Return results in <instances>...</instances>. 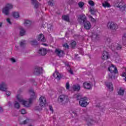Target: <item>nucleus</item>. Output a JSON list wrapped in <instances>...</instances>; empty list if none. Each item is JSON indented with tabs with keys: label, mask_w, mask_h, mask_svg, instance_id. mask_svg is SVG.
I'll use <instances>...</instances> for the list:
<instances>
[{
	"label": "nucleus",
	"mask_w": 126,
	"mask_h": 126,
	"mask_svg": "<svg viewBox=\"0 0 126 126\" xmlns=\"http://www.w3.org/2000/svg\"><path fill=\"white\" fill-rule=\"evenodd\" d=\"M29 92L31 94V98L29 99V102L23 100V98H22L19 97V94H17L16 96L17 99L20 103H22V105H23L24 107H30L31 106V104H32V101H33V100H35V99L37 98V96L35 94L34 90L31 89L29 90Z\"/></svg>",
	"instance_id": "nucleus-1"
},
{
	"label": "nucleus",
	"mask_w": 126,
	"mask_h": 126,
	"mask_svg": "<svg viewBox=\"0 0 126 126\" xmlns=\"http://www.w3.org/2000/svg\"><path fill=\"white\" fill-rule=\"evenodd\" d=\"M76 99L77 101L79 100V104L80 106L83 108L87 107L89 104V102H87V101H88V99L86 97L81 98V96L78 94L76 95Z\"/></svg>",
	"instance_id": "nucleus-2"
},
{
	"label": "nucleus",
	"mask_w": 126,
	"mask_h": 126,
	"mask_svg": "<svg viewBox=\"0 0 126 126\" xmlns=\"http://www.w3.org/2000/svg\"><path fill=\"white\" fill-rule=\"evenodd\" d=\"M13 7V6L11 4H7L6 6L2 9V13L5 14V15H8V14L9 13V9H11Z\"/></svg>",
	"instance_id": "nucleus-3"
},
{
	"label": "nucleus",
	"mask_w": 126,
	"mask_h": 126,
	"mask_svg": "<svg viewBox=\"0 0 126 126\" xmlns=\"http://www.w3.org/2000/svg\"><path fill=\"white\" fill-rule=\"evenodd\" d=\"M77 20L80 24H82L87 21V17L84 14L79 15L78 16Z\"/></svg>",
	"instance_id": "nucleus-4"
},
{
	"label": "nucleus",
	"mask_w": 126,
	"mask_h": 126,
	"mask_svg": "<svg viewBox=\"0 0 126 126\" xmlns=\"http://www.w3.org/2000/svg\"><path fill=\"white\" fill-rule=\"evenodd\" d=\"M107 27L111 30H117L118 29V25L113 22H108Z\"/></svg>",
	"instance_id": "nucleus-5"
},
{
	"label": "nucleus",
	"mask_w": 126,
	"mask_h": 126,
	"mask_svg": "<svg viewBox=\"0 0 126 126\" xmlns=\"http://www.w3.org/2000/svg\"><path fill=\"white\" fill-rule=\"evenodd\" d=\"M39 105L40 107H45L46 104H47V100L45 97L41 96L39 99Z\"/></svg>",
	"instance_id": "nucleus-6"
},
{
	"label": "nucleus",
	"mask_w": 126,
	"mask_h": 126,
	"mask_svg": "<svg viewBox=\"0 0 126 126\" xmlns=\"http://www.w3.org/2000/svg\"><path fill=\"white\" fill-rule=\"evenodd\" d=\"M67 100H68V97L64 94L60 95L58 97V101L61 103L66 102Z\"/></svg>",
	"instance_id": "nucleus-7"
},
{
	"label": "nucleus",
	"mask_w": 126,
	"mask_h": 126,
	"mask_svg": "<svg viewBox=\"0 0 126 126\" xmlns=\"http://www.w3.org/2000/svg\"><path fill=\"white\" fill-rule=\"evenodd\" d=\"M43 71V69L40 67L36 66L34 68V71L33 72V74L34 75H39V74H41Z\"/></svg>",
	"instance_id": "nucleus-8"
},
{
	"label": "nucleus",
	"mask_w": 126,
	"mask_h": 126,
	"mask_svg": "<svg viewBox=\"0 0 126 126\" xmlns=\"http://www.w3.org/2000/svg\"><path fill=\"white\" fill-rule=\"evenodd\" d=\"M108 70L111 73H119V71H118V69L114 65L112 64L111 66L108 67Z\"/></svg>",
	"instance_id": "nucleus-9"
},
{
	"label": "nucleus",
	"mask_w": 126,
	"mask_h": 126,
	"mask_svg": "<svg viewBox=\"0 0 126 126\" xmlns=\"http://www.w3.org/2000/svg\"><path fill=\"white\" fill-rule=\"evenodd\" d=\"M84 25V28L86 29V30H90L91 28V23L89 21H86L84 23H83Z\"/></svg>",
	"instance_id": "nucleus-10"
},
{
	"label": "nucleus",
	"mask_w": 126,
	"mask_h": 126,
	"mask_svg": "<svg viewBox=\"0 0 126 126\" xmlns=\"http://www.w3.org/2000/svg\"><path fill=\"white\" fill-rule=\"evenodd\" d=\"M32 4L34 5L35 11L38 10V8H39V2L37 0H32Z\"/></svg>",
	"instance_id": "nucleus-11"
},
{
	"label": "nucleus",
	"mask_w": 126,
	"mask_h": 126,
	"mask_svg": "<svg viewBox=\"0 0 126 126\" xmlns=\"http://www.w3.org/2000/svg\"><path fill=\"white\" fill-rule=\"evenodd\" d=\"M55 53L58 56V57H60V58H61V57H63L64 56V52L63 50H59V49H57L55 50Z\"/></svg>",
	"instance_id": "nucleus-12"
},
{
	"label": "nucleus",
	"mask_w": 126,
	"mask_h": 126,
	"mask_svg": "<svg viewBox=\"0 0 126 126\" xmlns=\"http://www.w3.org/2000/svg\"><path fill=\"white\" fill-rule=\"evenodd\" d=\"M53 76L55 78L57 79V80H60L61 78H62V75L57 70H55V72L53 73Z\"/></svg>",
	"instance_id": "nucleus-13"
},
{
	"label": "nucleus",
	"mask_w": 126,
	"mask_h": 126,
	"mask_svg": "<svg viewBox=\"0 0 126 126\" xmlns=\"http://www.w3.org/2000/svg\"><path fill=\"white\" fill-rule=\"evenodd\" d=\"M109 58H110V56H109V53L107 51H104L102 54V60L106 61Z\"/></svg>",
	"instance_id": "nucleus-14"
},
{
	"label": "nucleus",
	"mask_w": 126,
	"mask_h": 126,
	"mask_svg": "<svg viewBox=\"0 0 126 126\" xmlns=\"http://www.w3.org/2000/svg\"><path fill=\"white\" fill-rule=\"evenodd\" d=\"M105 85L110 91H113L114 86H113V84L112 83L105 82Z\"/></svg>",
	"instance_id": "nucleus-15"
},
{
	"label": "nucleus",
	"mask_w": 126,
	"mask_h": 126,
	"mask_svg": "<svg viewBox=\"0 0 126 126\" xmlns=\"http://www.w3.org/2000/svg\"><path fill=\"white\" fill-rule=\"evenodd\" d=\"M7 90V86L6 84L4 82H2V83L0 85V91H6Z\"/></svg>",
	"instance_id": "nucleus-16"
},
{
	"label": "nucleus",
	"mask_w": 126,
	"mask_h": 126,
	"mask_svg": "<svg viewBox=\"0 0 126 126\" xmlns=\"http://www.w3.org/2000/svg\"><path fill=\"white\" fill-rule=\"evenodd\" d=\"M38 53L41 56H46V55H47V49L44 48H40L39 50Z\"/></svg>",
	"instance_id": "nucleus-17"
},
{
	"label": "nucleus",
	"mask_w": 126,
	"mask_h": 126,
	"mask_svg": "<svg viewBox=\"0 0 126 126\" xmlns=\"http://www.w3.org/2000/svg\"><path fill=\"white\" fill-rule=\"evenodd\" d=\"M83 86L85 89L88 90L91 89L92 88V86L90 84V83L87 82H85L83 84Z\"/></svg>",
	"instance_id": "nucleus-18"
},
{
	"label": "nucleus",
	"mask_w": 126,
	"mask_h": 126,
	"mask_svg": "<svg viewBox=\"0 0 126 126\" xmlns=\"http://www.w3.org/2000/svg\"><path fill=\"white\" fill-rule=\"evenodd\" d=\"M80 85H74L72 86V90L73 91H76L77 92H78L79 90H80Z\"/></svg>",
	"instance_id": "nucleus-19"
},
{
	"label": "nucleus",
	"mask_w": 126,
	"mask_h": 126,
	"mask_svg": "<svg viewBox=\"0 0 126 126\" xmlns=\"http://www.w3.org/2000/svg\"><path fill=\"white\" fill-rule=\"evenodd\" d=\"M38 41H41V42H46V38L43 34H40L38 36Z\"/></svg>",
	"instance_id": "nucleus-20"
},
{
	"label": "nucleus",
	"mask_w": 126,
	"mask_h": 126,
	"mask_svg": "<svg viewBox=\"0 0 126 126\" xmlns=\"http://www.w3.org/2000/svg\"><path fill=\"white\" fill-rule=\"evenodd\" d=\"M118 95L123 96L125 94V90H123V88H120L118 92Z\"/></svg>",
	"instance_id": "nucleus-21"
},
{
	"label": "nucleus",
	"mask_w": 126,
	"mask_h": 126,
	"mask_svg": "<svg viewBox=\"0 0 126 126\" xmlns=\"http://www.w3.org/2000/svg\"><path fill=\"white\" fill-rule=\"evenodd\" d=\"M31 44L32 46H38L39 45V43L36 40H33L31 41Z\"/></svg>",
	"instance_id": "nucleus-22"
},
{
	"label": "nucleus",
	"mask_w": 126,
	"mask_h": 126,
	"mask_svg": "<svg viewBox=\"0 0 126 126\" xmlns=\"http://www.w3.org/2000/svg\"><path fill=\"white\" fill-rule=\"evenodd\" d=\"M32 23L31 21L28 20H25V26H30V25Z\"/></svg>",
	"instance_id": "nucleus-23"
},
{
	"label": "nucleus",
	"mask_w": 126,
	"mask_h": 126,
	"mask_svg": "<svg viewBox=\"0 0 126 126\" xmlns=\"http://www.w3.org/2000/svg\"><path fill=\"white\" fill-rule=\"evenodd\" d=\"M26 32H25V30H24L23 28H21L20 31V35L21 36H24V35H25Z\"/></svg>",
	"instance_id": "nucleus-24"
},
{
	"label": "nucleus",
	"mask_w": 126,
	"mask_h": 126,
	"mask_svg": "<svg viewBox=\"0 0 126 126\" xmlns=\"http://www.w3.org/2000/svg\"><path fill=\"white\" fill-rule=\"evenodd\" d=\"M89 122H87V126H91L94 123V121L92 119H89Z\"/></svg>",
	"instance_id": "nucleus-25"
},
{
	"label": "nucleus",
	"mask_w": 126,
	"mask_h": 126,
	"mask_svg": "<svg viewBox=\"0 0 126 126\" xmlns=\"http://www.w3.org/2000/svg\"><path fill=\"white\" fill-rule=\"evenodd\" d=\"M62 17L63 20H64L65 21H66L67 22H69V17H68V16L64 15V16H63Z\"/></svg>",
	"instance_id": "nucleus-26"
},
{
	"label": "nucleus",
	"mask_w": 126,
	"mask_h": 126,
	"mask_svg": "<svg viewBox=\"0 0 126 126\" xmlns=\"http://www.w3.org/2000/svg\"><path fill=\"white\" fill-rule=\"evenodd\" d=\"M12 14L14 18H18V17H19V13L17 12H14Z\"/></svg>",
	"instance_id": "nucleus-27"
},
{
	"label": "nucleus",
	"mask_w": 126,
	"mask_h": 126,
	"mask_svg": "<svg viewBox=\"0 0 126 126\" xmlns=\"http://www.w3.org/2000/svg\"><path fill=\"white\" fill-rule=\"evenodd\" d=\"M30 120L29 119H27L26 120H24L22 122L20 123V125H26L28 123H29Z\"/></svg>",
	"instance_id": "nucleus-28"
},
{
	"label": "nucleus",
	"mask_w": 126,
	"mask_h": 126,
	"mask_svg": "<svg viewBox=\"0 0 126 126\" xmlns=\"http://www.w3.org/2000/svg\"><path fill=\"white\" fill-rule=\"evenodd\" d=\"M102 5L104 7H111V5L107 2H105V3H103Z\"/></svg>",
	"instance_id": "nucleus-29"
},
{
	"label": "nucleus",
	"mask_w": 126,
	"mask_h": 126,
	"mask_svg": "<svg viewBox=\"0 0 126 126\" xmlns=\"http://www.w3.org/2000/svg\"><path fill=\"white\" fill-rule=\"evenodd\" d=\"M119 8H120L121 11H122V12H124V11H126V5H123V6L120 7Z\"/></svg>",
	"instance_id": "nucleus-30"
},
{
	"label": "nucleus",
	"mask_w": 126,
	"mask_h": 126,
	"mask_svg": "<svg viewBox=\"0 0 126 126\" xmlns=\"http://www.w3.org/2000/svg\"><path fill=\"white\" fill-rule=\"evenodd\" d=\"M14 107L16 109H19L20 108V105L18 102H17V101H15L14 104Z\"/></svg>",
	"instance_id": "nucleus-31"
},
{
	"label": "nucleus",
	"mask_w": 126,
	"mask_h": 126,
	"mask_svg": "<svg viewBox=\"0 0 126 126\" xmlns=\"http://www.w3.org/2000/svg\"><path fill=\"white\" fill-rule=\"evenodd\" d=\"M89 18L91 19V21L92 22H96V19H95L91 15H89Z\"/></svg>",
	"instance_id": "nucleus-32"
},
{
	"label": "nucleus",
	"mask_w": 126,
	"mask_h": 126,
	"mask_svg": "<svg viewBox=\"0 0 126 126\" xmlns=\"http://www.w3.org/2000/svg\"><path fill=\"white\" fill-rule=\"evenodd\" d=\"M54 28L53 26L52 25H48V32H51L52 31V30Z\"/></svg>",
	"instance_id": "nucleus-33"
},
{
	"label": "nucleus",
	"mask_w": 126,
	"mask_h": 126,
	"mask_svg": "<svg viewBox=\"0 0 126 126\" xmlns=\"http://www.w3.org/2000/svg\"><path fill=\"white\" fill-rule=\"evenodd\" d=\"M71 46L72 47V48H75L76 46V42H75V41H72V42L71 43Z\"/></svg>",
	"instance_id": "nucleus-34"
},
{
	"label": "nucleus",
	"mask_w": 126,
	"mask_h": 126,
	"mask_svg": "<svg viewBox=\"0 0 126 126\" xmlns=\"http://www.w3.org/2000/svg\"><path fill=\"white\" fill-rule=\"evenodd\" d=\"M124 5H123V2H118L116 3V6H117V7H122V6H123Z\"/></svg>",
	"instance_id": "nucleus-35"
},
{
	"label": "nucleus",
	"mask_w": 126,
	"mask_h": 126,
	"mask_svg": "<svg viewBox=\"0 0 126 126\" xmlns=\"http://www.w3.org/2000/svg\"><path fill=\"white\" fill-rule=\"evenodd\" d=\"M70 85H69V82H67L65 84V88L66 90H68L69 89Z\"/></svg>",
	"instance_id": "nucleus-36"
},
{
	"label": "nucleus",
	"mask_w": 126,
	"mask_h": 126,
	"mask_svg": "<svg viewBox=\"0 0 126 126\" xmlns=\"http://www.w3.org/2000/svg\"><path fill=\"white\" fill-rule=\"evenodd\" d=\"M90 11L91 12V13L92 15H95V13H96V12L94 9H90Z\"/></svg>",
	"instance_id": "nucleus-37"
},
{
	"label": "nucleus",
	"mask_w": 126,
	"mask_h": 126,
	"mask_svg": "<svg viewBox=\"0 0 126 126\" xmlns=\"http://www.w3.org/2000/svg\"><path fill=\"white\" fill-rule=\"evenodd\" d=\"M89 4H90V5H91L92 6H93L95 4L94 3V1L90 0V1H89Z\"/></svg>",
	"instance_id": "nucleus-38"
},
{
	"label": "nucleus",
	"mask_w": 126,
	"mask_h": 126,
	"mask_svg": "<svg viewBox=\"0 0 126 126\" xmlns=\"http://www.w3.org/2000/svg\"><path fill=\"white\" fill-rule=\"evenodd\" d=\"M26 41L25 40H22L21 43H20V46L21 47H23L24 46L25 44H26Z\"/></svg>",
	"instance_id": "nucleus-39"
},
{
	"label": "nucleus",
	"mask_w": 126,
	"mask_h": 126,
	"mask_svg": "<svg viewBox=\"0 0 126 126\" xmlns=\"http://www.w3.org/2000/svg\"><path fill=\"white\" fill-rule=\"evenodd\" d=\"M78 5L79 7H83V5H84V3H83V2H80L78 3Z\"/></svg>",
	"instance_id": "nucleus-40"
},
{
	"label": "nucleus",
	"mask_w": 126,
	"mask_h": 126,
	"mask_svg": "<svg viewBox=\"0 0 126 126\" xmlns=\"http://www.w3.org/2000/svg\"><path fill=\"white\" fill-rule=\"evenodd\" d=\"M63 47H64V48H65V49H68V48H69V46H68V44H67V43H65L63 45Z\"/></svg>",
	"instance_id": "nucleus-41"
},
{
	"label": "nucleus",
	"mask_w": 126,
	"mask_h": 126,
	"mask_svg": "<svg viewBox=\"0 0 126 126\" xmlns=\"http://www.w3.org/2000/svg\"><path fill=\"white\" fill-rule=\"evenodd\" d=\"M21 113L22 115H24V114H26V110H25V109H23L21 110Z\"/></svg>",
	"instance_id": "nucleus-42"
},
{
	"label": "nucleus",
	"mask_w": 126,
	"mask_h": 126,
	"mask_svg": "<svg viewBox=\"0 0 126 126\" xmlns=\"http://www.w3.org/2000/svg\"><path fill=\"white\" fill-rule=\"evenodd\" d=\"M48 5H51V6H53V5H54V3L50 0L48 2Z\"/></svg>",
	"instance_id": "nucleus-43"
},
{
	"label": "nucleus",
	"mask_w": 126,
	"mask_h": 126,
	"mask_svg": "<svg viewBox=\"0 0 126 126\" xmlns=\"http://www.w3.org/2000/svg\"><path fill=\"white\" fill-rule=\"evenodd\" d=\"M106 44H110L111 43V38H108L106 41Z\"/></svg>",
	"instance_id": "nucleus-44"
},
{
	"label": "nucleus",
	"mask_w": 126,
	"mask_h": 126,
	"mask_svg": "<svg viewBox=\"0 0 126 126\" xmlns=\"http://www.w3.org/2000/svg\"><path fill=\"white\" fill-rule=\"evenodd\" d=\"M108 78L113 79V78H115V76H113L112 75L109 74V75H108Z\"/></svg>",
	"instance_id": "nucleus-45"
},
{
	"label": "nucleus",
	"mask_w": 126,
	"mask_h": 126,
	"mask_svg": "<svg viewBox=\"0 0 126 126\" xmlns=\"http://www.w3.org/2000/svg\"><path fill=\"white\" fill-rule=\"evenodd\" d=\"M49 109L51 111L52 113H54V109L53 108V106H52V105H49Z\"/></svg>",
	"instance_id": "nucleus-46"
},
{
	"label": "nucleus",
	"mask_w": 126,
	"mask_h": 126,
	"mask_svg": "<svg viewBox=\"0 0 126 126\" xmlns=\"http://www.w3.org/2000/svg\"><path fill=\"white\" fill-rule=\"evenodd\" d=\"M116 49L117 50H121L122 49V46H121L120 44H118Z\"/></svg>",
	"instance_id": "nucleus-47"
},
{
	"label": "nucleus",
	"mask_w": 126,
	"mask_h": 126,
	"mask_svg": "<svg viewBox=\"0 0 126 126\" xmlns=\"http://www.w3.org/2000/svg\"><path fill=\"white\" fill-rule=\"evenodd\" d=\"M98 36H99V35H98V34H97V33L94 34L93 35V37H94L95 38V39H97V38L98 37Z\"/></svg>",
	"instance_id": "nucleus-48"
},
{
	"label": "nucleus",
	"mask_w": 126,
	"mask_h": 126,
	"mask_svg": "<svg viewBox=\"0 0 126 126\" xmlns=\"http://www.w3.org/2000/svg\"><path fill=\"white\" fill-rule=\"evenodd\" d=\"M6 21L8 23H9V24H11V22H10V19L7 18L6 19Z\"/></svg>",
	"instance_id": "nucleus-49"
},
{
	"label": "nucleus",
	"mask_w": 126,
	"mask_h": 126,
	"mask_svg": "<svg viewBox=\"0 0 126 126\" xmlns=\"http://www.w3.org/2000/svg\"><path fill=\"white\" fill-rule=\"evenodd\" d=\"M6 94L7 96H10V94H11L10 92L7 91H6Z\"/></svg>",
	"instance_id": "nucleus-50"
},
{
	"label": "nucleus",
	"mask_w": 126,
	"mask_h": 126,
	"mask_svg": "<svg viewBox=\"0 0 126 126\" xmlns=\"http://www.w3.org/2000/svg\"><path fill=\"white\" fill-rule=\"evenodd\" d=\"M122 76L123 77H125V78H126V72H123V74H122Z\"/></svg>",
	"instance_id": "nucleus-51"
},
{
	"label": "nucleus",
	"mask_w": 126,
	"mask_h": 126,
	"mask_svg": "<svg viewBox=\"0 0 126 126\" xmlns=\"http://www.w3.org/2000/svg\"><path fill=\"white\" fill-rule=\"evenodd\" d=\"M11 62H12V63H15L16 62L15 59H14V58H11Z\"/></svg>",
	"instance_id": "nucleus-52"
},
{
	"label": "nucleus",
	"mask_w": 126,
	"mask_h": 126,
	"mask_svg": "<svg viewBox=\"0 0 126 126\" xmlns=\"http://www.w3.org/2000/svg\"><path fill=\"white\" fill-rule=\"evenodd\" d=\"M69 73H70V74H73V71H72V70H71V69H70L69 70Z\"/></svg>",
	"instance_id": "nucleus-53"
},
{
	"label": "nucleus",
	"mask_w": 126,
	"mask_h": 126,
	"mask_svg": "<svg viewBox=\"0 0 126 126\" xmlns=\"http://www.w3.org/2000/svg\"><path fill=\"white\" fill-rule=\"evenodd\" d=\"M35 108V110H37V111H41V109H40L38 106H37Z\"/></svg>",
	"instance_id": "nucleus-54"
},
{
	"label": "nucleus",
	"mask_w": 126,
	"mask_h": 126,
	"mask_svg": "<svg viewBox=\"0 0 126 126\" xmlns=\"http://www.w3.org/2000/svg\"><path fill=\"white\" fill-rule=\"evenodd\" d=\"M3 111V109H2V107L0 106V113H2Z\"/></svg>",
	"instance_id": "nucleus-55"
},
{
	"label": "nucleus",
	"mask_w": 126,
	"mask_h": 126,
	"mask_svg": "<svg viewBox=\"0 0 126 126\" xmlns=\"http://www.w3.org/2000/svg\"><path fill=\"white\" fill-rule=\"evenodd\" d=\"M41 45H42V46H45V47H47V46H48V44L46 43H42Z\"/></svg>",
	"instance_id": "nucleus-56"
},
{
	"label": "nucleus",
	"mask_w": 126,
	"mask_h": 126,
	"mask_svg": "<svg viewBox=\"0 0 126 126\" xmlns=\"http://www.w3.org/2000/svg\"><path fill=\"white\" fill-rule=\"evenodd\" d=\"M75 58L77 59V58H78V54H75Z\"/></svg>",
	"instance_id": "nucleus-57"
},
{
	"label": "nucleus",
	"mask_w": 126,
	"mask_h": 126,
	"mask_svg": "<svg viewBox=\"0 0 126 126\" xmlns=\"http://www.w3.org/2000/svg\"><path fill=\"white\" fill-rule=\"evenodd\" d=\"M2 26V23L0 22V27H1Z\"/></svg>",
	"instance_id": "nucleus-58"
},
{
	"label": "nucleus",
	"mask_w": 126,
	"mask_h": 126,
	"mask_svg": "<svg viewBox=\"0 0 126 126\" xmlns=\"http://www.w3.org/2000/svg\"><path fill=\"white\" fill-rule=\"evenodd\" d=\"M67 67H68V68H69L70 66H69V64H67Z\"/></svg>",
	"instance_id": "nucleus-59"
},
{
	"label": "nucleus",
	"mask_w": 126,
	"mask_h": 126,
	"mask_svg": "<svg viewBox=\"0 0 126 126\" xmlns=\"http://www.w3.org/2000/svg\"><path fill=\"white\" fill-rule=\"evenodd\" d=\"M108 47H109V48H110V49H112V46H110L109 45H108Z\"/></svg>",
	"instance_id": "nucleus-60"
}]
</instances>
